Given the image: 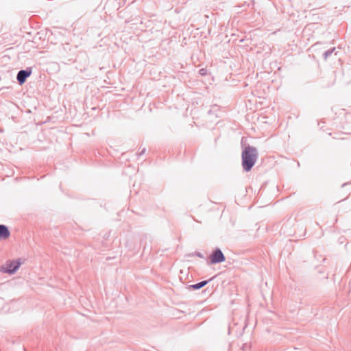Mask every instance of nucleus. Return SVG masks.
I'll list each match as a JSON object with an SVG mask.
<instances>
[{
  "label": "nucleus",
  "mask_w": 351,
  "mask_h": 351,
  "mask_svg": "<svg viewBox=\"0 0 351 351\" xmlns=\"http://www.w3.org/2000/svg\"><path fill=\"white\" fill-rule=\"evenodd\" d=\"M335 50V48L333 47L332 49H328L327 51H326L324 53V60H326L328 58V57L329 56H330L333 51Z\"/></svg>",
  "instance_id": "obj_8"
},
{
  "label": "nucleus",
  "mask_w": 351,
  "mask_h": 351,
  "mask_svg": "<svg viewBox=\"0 0 351 351\" xmlns=\"http://www.w3.org/2000/svg\"><path fill=\"white\" fill-rule=\"evenodd\" d=\"M145 149H143L141 152V153H140V154H143L145 153Z\"/></svg>",
  "instance_id": "obj_12"
},
{
  "label": "nucleus",
  "mask_w": 351,
  "mask_h": 351,
  "mask_svg": "<svg viewBox=\"0 0 351 351\" xmlns=\"http://www.w3.org/2000/svg\"><path fill=\"white\" fill-rule=\"evenodd\" d=\"M206 70H205L204 69H200V70H199V74H200L201 75H206Z\"/></svg>",
  "instance_id": "obj_9"
},
{
  "label": "nucleus",
  "mask_w": 351,
  "mask_h": 351,
  "mask_svg": "<svg viewBox=\"0 0 351 351\" xmlns=\"http://www.w3.org/2000/svg\"><path fill=\"white\" fill-rule=\"evenodd\" d=\"M241 145L243 147V151L241 154H257L256 148L249 145H246L243 138L241 140Z\"/></svg>",
  "instance_id": "obj_5"
},
{
  "label": "nucleus",
  "mask_w": 351,
  "mask_h": 351,
  "mask_svg": "<svg viewBox=\"0 0 351 351\" xmlns=\"http://www.w3.org/2000/svg\"><path fill=\"white\" fill-rule=\"evenodd\" d=\"M21 265V262L20 259H17L16 261L8 260L6 261L5 265L1 266V271L3 273L13 274L18 270Z\"/></svg>",
  "instance_id": "obj_1"
},
{
  "label": "nucleus",
  "mask_w": 351,
  "mask_h": 351,
  "mask_svg": "<svg viewBox=\"0 0 351 351\" xmlns=\"http://www.w3.org/2000/svg\"><path fill=\"white\" fill-rule=\"evenodd\" d=\"M212 280H213V278L208 280H203L198 283L191 285L189 287V289H194V290L199 289L202 288L203 287H204L205 285H206L208 283V282Z\"/></svg>",
  "instance_id": "obj_7"
},
{
  "label": "nucleus",
  "mask_w": 351,
  "mask_h": 351,
  "mask_svg": "<svg viewBox=\"0 0 351 351\" xmlns=\"http://www.w3.org/2000/svg\"><path fill=\"white\" fill-rule=\"evenodd\" d=\"M247 344H244L243 346V350H246L247 348Z\"/></svg>",
  "instance_id": "obj_11"
},
{
  "label": "nucleus",
  "mask_w": 351,
  "mask_h": 351,
  "mask_svg": "<svg viewBox=\"0 0 351 351\" xmlns=\"http://www.w3.org/2000/svg\"><path fill=\"white\" fill-rule=\"evenodd\" d=\"M210 261L211 264H217L225 261L226 258L219 248H215L210 254Z\"/></svg>",
  "instance_id": "obj_3"
},
{
  "label": "nucleus",
  "mask_w": 351,
  "mask_h": 351,
  "mask_svg": "<svg viewBox=\"0 0 351 351\" xmlns=\"http://www.w3.org/2000/svg\"><path fill=\"white\" fill-rule=\"evenodd\" d=\"M242 167L244 171H250L257 160L258 155H241Z\"/></svg>",
  "instance_id": "obj_2"
},
{
  "label": "nucleus",
  "mask_w": 351,
  "mask_h": 351,
  "mask_svg": "<svg viewBox=\"0 0 351 351\" xmlns=\"http://www.w3.org/2000/svg\"><path fill=\"white\" fill-rule=\"evenodd\" d=\"M195 255H196L197 256L199 257V258H204L203 254H202V253H200V252H196V253H195Z\"/></svg>",
  "instance_id": "obj_10"
},
{
  "label": "nucleus",
  "mask_w": 351,
  "mask_h": 351,
  "mask_svg": "<svg viewBox=\"0 0 351 351\" xmlns=\"http://www.w3.org/2000/svg\"><path fill=\"white\" fill-rule=\"evenodd\" d=\"M10 234L8 228L5 225L0 224V239H5L10 237Z\"/></svg>",
  "instance_id": "obj_6"
},
{
  "label": "nucleus",
  "mask_w": 351,
  "mask_h": 351,
  "mask_svg": "<svg viewBox=\"0 0 351 351\" xmlns=\"http://www.w3.org/2000/svg\"><path fill=\"white\" fill-rule=\"evenodd\" d=\"M31 69H27L25 70H21L18 72L16 79L19 84L25 83L26 79L31 75Z\"/></svg>",
  "instance_id": "obj_4"
}]
</instances>
